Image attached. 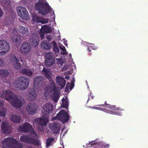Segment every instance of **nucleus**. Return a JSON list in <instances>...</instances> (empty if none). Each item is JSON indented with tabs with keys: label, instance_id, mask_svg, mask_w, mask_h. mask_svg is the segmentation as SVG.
<instances>
[{
	"label": "nucleus",
	"instance_id": "obj_1",
	"mask_svg": "<svg viewBox=\"0 0 148 148\" xmlns=\"http://www.w3.org/2000/svg\"><path fill=\"white\" fill-rule=\"evenodd\" d=\"M1 97L3 99L10 102L14 107L16 108H20L22 106L21 100L18 98L15 95L13 94L10 90H8L3 92Z\"/></svg>",
	"mask_w": 148,
	"mask_h": 148
},
{
	"label": "nucleus",
	"instance_id": "obj_2",
	"mask_svg": "<svg viewBox=\"0 0 148 148\" xmlns=\"http://www.w3.org/2000/svg\"><path fill=\"white\" fill-rule=\"evenodd\" d=\"M98 107H90L89 108L96 110L103 111L107 113L117 115L121 114L122 109L116 108L115 106H112L108 104L106 101L105 102L104 104L97 105Z\"/></svg>",
	"mask_w": 148,
	"mask_h": 148
},
{
	"label": "nucleus",
	"instance_id": "obj_3",
	"mask_svg": "<svg viewBox=\"0 0 148 148\" xmlns=\"http://www.w3.org/2000/svg\"><path fill=\"white\" fill-rule=\"evenodd\" d=\"M3 144L6 146V148H22V145L13 137L7 138L2 141Z\"/></svg>",
	"mask_w": 148,
	"mask_h": 148
},
{
	"label": "nucleus",
	"instance_id": "obj_4",
	"mask_svg": "<svg viewBox=\"0 0 148 148\" xmlns=\"http://www.w3.org/2000/svg\"><path fill=\"white\" fill-rule=\"evenodd\" d=\"M17 87L21 90H24L28 87L29 84V79L25 76L20 77L15 81Z\"/></svg>",
	"mask_w": 148,
	"mask_h": 148
},
{
	"label": "nucleus",
	"instance_id": "obj_5",
	"mask_svg": "<svg viewBox=\"0 0 148 148\" xmlns=\"http://www.w3.org/2000/svg\"><path fill=\"white\" fill-rule=\"evenodd\" d=\"M35 7L36 10H38V13L42 15H45L50 11L49 8L50 7L48 4L43 2L37 3L35 5Z\"/></svg>",
	"mask_w": 148,
	"mask_h": 148
},
{
	"label": "nucleus",
	"instance_id": "obj_6",
	"mask_svg": "<svg viewBox=\"0 0 148 148\" xmlns=\"http://www.w3.org/2000/svg\"><path fill=\"white\" fill-rule=\"evenodd\" d=\"M20 140L21 142L24 143L32 144L36 146H38L40 145L38 140L34 136H30L26 135H23L20 137Z\"/></svg>",
	"mask_w": 148,
	"mask_h": 148
},
{
	"label": "nucleus",
	"instance_id": "obj_7",
	"mask_svg": "<svg viewBox=\"0 0 148 148\" xmlns=\"http://www.w3.org/2000/svg\"><path fill=\"white\" fill-rule=\"evenodd\" d=\"M17 12L19 16L24 20H28L29 18V16L26 9L21 6L16 8Z\"/></svg>",
	"mask_w": 148,
	"mask_h": 148
},
{
	"label": "nucleus",
	"instance_id": "obj_8",
	"mask_svg": "<svg viewBox=\"0 0 148 148\" xmlns=\"http://www.w3.org/2000/svg\"><path fill=\"white\" fill-rule=\"evenodd\" d=\"M31 49V46L30 43L27 42H24L20 46V52L23 55H27L30 52Z\"/></svg>",
	"mask_w": 148,
	"mask_h": 148
},
{
	"label": "nucleus",
	"instance_id": "obj_9",
	"mask_svg": "<svg viewBox=\"0 0 148 148\" xmlns=\"http://www.w3.org/2000/svg\"><path fill=\"white\" fill-rule=\"evenodd\" d=\"M55 61V58L53 53L49 52L46 54L45 64L46 66H51L53 64Z\"/></svg>",
	"mask_w": 148,
	"mask_h": 148
},
{
	"label": "nucleus",
	"instance_id": "obj_10",
	"mask_svg": "<svg viewBox=\"0 0 148 148\" xmlns=\"http://www.w3.org/2000/svg\"><path fill=\"white\" fill-rule=\"evenodd\" d=\"M10 49L9 44L4 40H0V55L5 54Z\"/></svg>",
	"mask_w": 148,
	"mask_h": 148
},
{
	"label": "nucleus",
	"instance_id": "obj_11",
	"mask_svg": "<svg viewBox=\"0 0 148 148\" xmlns=\"http://www.w3.org/2000/svg\"><path fill=\"white\" fill-rule=\"evenodd\" d=\"M58 119L63 122H67L69 119V116L65 110H61L57 114Z\"/></svg>",
	"mask_w": 148,
	"mask_h": 148
},
{
	"label": "nucleus",
	"instance_id": "obj_12",
	"mask_svg": "<svg viewBox=\"0 0 148 148\" xmlns=\"http://www.w3.org/2000/svg\"><path fill=\"white\" fill-rule=\"evenodd\" d=\"M45 79L44 77L41 76H38L34 79V87L35 88L42 87L45 83Z\"/></svg>",
	"mask_w": 148,
	"mask_h": 148
},
{
	"label": "nucleus",
	"instance_id": "obj_13",
	"mask_svg": "<svg viewBox=\"0 0 148 148\" xmlns=\"http://www.w3.org/2000/svg\"><path fill=\"white\" fill-rule=\"evenodd\" d=\"M12 130V126L11 125L9 124L6 121L3 122L1 125V130L3 133L9 134Z\"/></svg>",
	"mask_w": 148,
	"mask_h": 148
},
{
	"label": "nucleus",
	"instance_id": "obj_14",
	"mask_svg": "<svg viewBox=\"0 0 148 148\" xmlns=\"http://www.w3.org/2000/svg\"><path fill=\"white\" fill-rule=\"evenodd\" d=\"M27 111L29 115H34L37 112V107L35 103H28L26 107Z\"/></svg>",
	"mask_w": 148,
	"mask_h": 148
},
{
	"label": "nucleus",
	"instance_id": "obj_15",
	"mask_svg": "<svg viewBox=\"0 0 148 148\" xmlns=\"http://www.w3.org/2000/svg\"><path fill=\"white\" fill-rule=\"evenodd\" d=\"M49 81H50V82L45 88L44 90L48 92L52 93L53 92V93H55L57 91V87L56 86L55 84L52 80V79Z\"/></svg>",
	"mask_w": 148,
	"mask_h": 148
},
{
	"label": "nucleus",
	"instance_id": "obj_16",
	"mask_svg": "<svg viewBox=\"0 0 148 148\" xmlns=\"http://www.w3.org/2000/svg\"><path fill=\"white\" fill-rule=\"evenodd\" d=\"M39 40L38 34L35 33L32 35L29 39L30 43L33 47H36L39 43Z\"/></svg>",
	"mask_w": 148,
	"mask_h": 148
},
{
	"label": "nucleus",
	"instance_id": "obj_17",
	"mask_svg": "<svg viewBox=\"0 0 148 148\" xmlns=\"http://www.w3.org/2000/svg\"><path fill=\"white\" fill-rule=\"evenodd\" d=\"M43 114L48 116L53 110V106L51 103H48L43 106Z\"/></svg>",
	"mask_w": 148,
	"mask_h": 148
},
{
	"label": "nucleus",
	"instance_id": "obj_18",
	"mask_svg": "<svg viewBox=\"0 0 148 148\" xmlns=\"http://www.w3.org/2000/svg\"><path fill=\"white\" fill-rule=\"evenodd\" d=\"M43 116L41 118H38L36 119V122L40 126H44L48 122V116L43 114Z\"/></svg>",
	"mask_w": 148,
	"mask_h": 148
},
{
	"label": "nucleus",
	"instance_id": "obj_19",
	"mask_svg": "<svg viewBox=\"0 0 148 148\" xmlns=\"http://www.w3.org/2000/svg\"><path fill=\"white\" fill-rule=\"evenodd\" d=\"M28 99L29 101H31L35 100L37 98V94L33 88H31L29 90Z\"/></svg>",
	"mask_w": 148,
	"mask_h": 148
},
{
	"label": "nucleus",
	"instance_id": "obj_20",
	"mask_svg": "<svg viewBox=\"0 0 148 148\" xmlns=\"http://www.w3.org/2000/svg\"><path fill=\"white\" fill-rule=\"evenodd\" d=\"M32 127V125L30 123L25 122L22 126H19V129L21 131L27 133Z\"/></svg>",
	"mask_w": 148,
	"mask_h": 148
},
{
	"label": "nucleus",
	"instance_id": "obj_21",
	"mask_svg": "<svg viewBox=\"0 0 148 148\" xmlns=\"http://www.w3.org/2000/svg\"><path fill=\"white\" fill-rule=\"evenodd\" d=\"M32 19L33 21L37 23H42V24L47 23L48 22V20L43 18H40L37 15L33 16Z\"/></svg>",
	"mask_w": 148,
	"mask_h": 148
},
{
	"label": "nucleus",
	"instance_id": "obj_22",
	"mask_svg": "<svg viewBox=\"0 0 148 148\" xmlns=\"http://www.w3.org/2000/svg\"><path fill=\"white\" fill-rule=\"evenodd\" d=\"M56 83L58 85L60 86L61 88H63L66 84V82L64 78L58 76L56 78Z\"/></svg>",
	"mask_w": 148,
	"mask_h": 148
},
{
	"label": "nucleus",
	"instance_id": "obj_23",
	"mask_svg": "<svg viewBox=\"0 0 148 148\" xmlns=\"http://www.w3.org/2000/svg\"><path fill=\"white\" fill-rule=\"evenodd\" d=\"M42 72L46 78L49 80H51L52 79L51 76V71L50 69L46 68L44 67Z\"/></svg>",
	"mask_w": 148,
	"mask_h": 148
},
{
	"label": "nucleus",
	"instance_id": "obj_24",
	"mask_svg": "<svg viewBox=\"0 0 148 148\" xmlns=\"http://www.w3.org/2000/svg\"><path fill=\"white\" fill-rule=\"evenodd\" d=\"M51 125L52 126L50 127V129L53 133L55 134H57L58 133L60 130V127L58 123H54Z\"/></svg>",
	"mask_w": 148,
	"mask_h": 148
},
{
	"label": "nucleus",
	"instance_id": "obj_25",
	"mask_svg": "<svg viewBox=\"0 0 148 148\" xmlns=\"http://www.w3.org/2000/svg\"><path fill=\"white\" fill-rule=\"evenodd\" d=\"M18 30L20 33L23 35L27 34L29 32L28 29L27 27L22 25L19 26Z\"/></svg>",
	"mask_w": 148,
	"mask_h": 148
},
{
	"label": "nucleus",
	"instance_id": "obj_26",
	"mask_svg": "<svg viewBox=\"0 0 148 148\" xmlns=\"http://www.w3.org/2000/svg\"><path fill=\"white\" fill-rule=\"evenodd\" d=\"M21 72L23 74L27 76L30 77L33 75V72L30 69H23L21 70Z\"/></svg>",
	"mask_w": 148,
	"mask_h": 148
},
{
	"label": "nucleus",
	"instance_id": "obj_27",
	"mask_svg": "<svg viewBox=\"0 0 148 148\" xmlns=\"http://www.w3.org/2000/svg\"><path fill=\"white\" fill-rule=\"evenodd\" d=\"M11 119L12 121L16 123H18L21 121V117L16 114L12 115L11 117Z\"/></svg>",
	"mask_w": 148,
	"mask_h": 148
},
{
	"label": "nucleus",
	"instance_id": "obj_28",
	"mask_svg": "<svg viewBox=\"0 0 148 148\" xmlns=\"http://www.w3.org/2000/svg\"><path fill=\"white\" fill-rule=\"evenodd\" d=\"M51 45L47 41H44L42 42L41 47L45 49H50Z\"/></svg>",
	"mask_w": 148,
	"mask_h": 148
},
{
	"label": "nucleus",
	"instance_id": "obj_29",
	"mask_svg": "<svg viewBox=\"0 0 148 148\" xmlns=\"http://www.w3.org/2000/svg\"><path fill=\"white\" fill-rule=\"evenodd\" d=\"M19 58H17L14 54L12 55L10 57V62L12 63L13 65L16 64V63L19 62Z\"/></svg>",
	"mask_w": 148,
	"mask_h": 148
},
{
	"label": "nucleus",
	"instance_id": "obj_30",
	"mask_svg": "<svg viewBox=\"0 0 148 148\" xmlns=\"http://www.w3.org/2000/svg\"><path fill=\"white\" fill-rule=\"evenodd\" d=\"M41 29L45 34L50 33L51 32V27L46 25L42 26Z\"/></svg>",
	"mask_w": 148,
	"mask_h": 148
},
{
	"label": "nucleus",
	"instance_id": "obj_31",
	"mask_svg": "<svg viewBox=\"0 0 148 148\" xmlns=\"http://www.w3.org/2000/svg\"><path fill=\"white\" fill-rule=\"evenodd\" d=\"M52 43L53 45V50L55 54L56 55L58 54L59 53V49L57 46V44L54 41L52 42Z\"/></svg>",
	"mask_w": 148,
	"mask_h": 148
},
{
	"label": "nucleus",
	"instance_id": "obj_32",
	"mask_svg": "<svg viewBox=\"0 0 148 148\" xmlns=\"http://www.w3.org/2000/svg\"><path fill=\"white\" fill-rule=\"evenodd\" d=\"M9 74L8 71L7 70H0V77H7Z\"/></svg>",
	"mask_w": 148,
	"mask_h": 148
},
{
	"label": "nucleus",
	"instance_id": "obj_33",
	"mask_svg": "<svg viewBox=\"0 0 148 148\" xmlns=\"http://www.w3.org/2000/svg\"><path fill=\"white\" fill-rule=\"evenodd\" d=\"M54 138L52 137L48 138L46 139V144L47 148H48V147L51 145V143L54 141Z\"/></svg>",
	"mask_w": 148,
	"mask_h": 148
},
{
	"label": "nucleus",
	"instance_id": "obj_34",
	"mask_svg": "<svg viewBox=\"0 0 148 148\" xmlns=\"http://www.w3.org/2000/svg\"><path fill=\"white\" fill-rule=\"evenodd\" d=\"M7 109L6 108H1L0 109V116L4 117L6 115V112Z\"/></svg>",
	"mask_w": 148,
	"mask_h": 148
},
{
	"label": "nucleus",
	"instance_id": "obj_35",
	"mask_svg": "<svg viewBox=\"0 0 148 148\" xmlns=\"http://www.w3.org/2000/svg\"><path fill=\"white\" fill-rule=\"evenodd\" d=\"M62 105L63 107L67 108L68 106V100H65L64 98L62 99Z\"/></svg>",
	"mask_w": 148,
	"mask_h": 148
},
{
	"label": "nucleus",
	"instance_id": "obj_36",
	"mask_svg": "<svg viewBox=\"0 0 148 148\" xmlns=\"http://www.w3.org/2000/svg\"><path fill=\"white\" fill-rule=\"evenodd\" d=\"M59 94L56 93H54L53 95V101L55 102H57L59 99Z\"/></svg>",
	"mask_w": 148,
	"mask_h": 148
},
{
	"label": "nucleus",
	"instance_id": "obj_37",
	"mask_svg": "<svg viewBox=\"0 0 148 148\" xmlns=\"http://www.w3.org/2000/svg\"><path fill=\"white\" fill-rule=\"evenodd\" d=\"M13 64L14 68L16 69H20L21 68V64L19 62Z\"/></svg>",
	"mask_w": 148,
	"mask_h": 148
},
{
	"label": "nucleus",
	"instance_id": "obj_38",
	"mask_svg": "<svg viewBox=\"0 0 148 148\" xmlns=\"http://www.w3.org/2000/svg\"><path fill=\"white\" fill-rule=\"evenodd\" d=\"M39 34L40 35V38H41L42 39H43L45 36V33L44 32L42 29H41L39 31Z\"/></svg>",
	"mask_w": 148,
	"mask_h": 148
},
{
	"label": "nucleus",
	"instance_id": "obj_39",
	"mask_svg": "<svg viewBox=\"0 0 148 148\" xmlns=\"http://www.w3.org/2000/svg\"><path fill=\"white\" fill-rule=\"evenodd\" d=\"M57 63L60 65L61 66L62 65L63 63L62 62V59L61 58H58L57 59Z\"/></svg>",
	"mask_w": 148,
	"mask_h": 148
},
{
	"label": "nucleus",
	"instance_id": "obj_40",
	"mask_svg": "<svg viewBox=\"0 0 148 148\" xmlns=\"http://www.w3.org/2000/svg\"><path fill=\"white\" fill-rule=\"evenodd\" d=\"M11 38L12 41L14 43H16L18 41V39L17 38L13 37H12Z\"/></svg>",
	"mask_w": 148,
	"mask_h": 148
},
{
	"label": "nucleus",
	"instance_id": "obj_41",
	"mask_svg": "<svg viewBox=\"0 0 148 148\" xmlns=\"http://www.w3.org/2000/svg\"><path fill=\"white\" fill-rule=\"evenodd\" d=\"M88 99L87 102L89 101V97H91V98L92 99H93L94 97V95H92V94L91 93H90V94L89 95H88Z\"/></svg>",
	"mask_w": 148,
	"mask_h": 148
},
{
	"label": "nucleus",
	"instance_id": "obj_42",
	"mask_svg": "<svg viewBox=\"0 0 148 148\" xmlns=\"http://www.w3.org/2000/svg\"><path fill=\"white\" fill-rule=\"evenodd\" d=\"M59 47L60 49H61L62 51H66V49L65 47L64 46H60Z\"/></svg>",
	"mask_w": 148,
	"mask_h": 148
},
{
	"label": "nucleus",
	"instance_id": "obj_43",
	"mask_svg": "<svg viewBox=\"0 0 148 148\" xmlns=\"http://www.w3.org/2000/svg\"><path fill=\"white\" fill-rule=\"evenodd\" d=\"M4 65V62L3 60L0 59V66H2Z\"/></svg>",
	"mask_w": 148,
	"mask_h": 148
},
{
	"label": "nucleus",
	"instance_id": "obj_44",
	"mask_svg": "<svg viewBox=\"0 0 148 148\" xmlns=\"http://www.w3.org/2000/svg\"><path fill=\"white\" fill-rule=\"evenodd\" d=\"M69 83H68L67 84L66 86V88H65V91L67 92L69 90V88H68V87H67V86L68 85V84L69 85Z\"/></svg>",
	"mask_w": 148,
	"mask_h": 148
},
{
	"label": "nucleus",
	"instance_id": "obj_45",
	"mask_svg": "<svg viewBox=\"0 0 148 148\" xmlns=\"http://www.w3.org/2000/svg\"><path fill=\"white\" fill-rule=\"evenodd\" d=\"M67 52H61V54H62V55H66L67 54Z\"/></svg>",
	"mask_w": 148,
	"mask_h": 148
},
{
	"label": "nucleus",
	"instance_id": "obj_46",
	"mask_svg": "<svg viewBox=\"0 0 148 148\" xmlns=\"http://www.w3.org/2000/svg\"><path fill=\"white\" fill-rule=\"evenodd\" d=\"M47 39L49 40H51V37L50 36H47Z\"/></svg>",
	"mask_w": 148,
	"mask_h": 148
},
{
	"label": "nucleus",
	"instance_id": "obj_47",
	"mask_svg": "<svg viewBox=\"0 0 148 148\" xmlns=\"http://www.w3.org/2000/svg\"><path fill=\"white\" fill-rule=\"evenodd\" d=\"M70 78V77L69 75H66L65 77V78L67 79H69Z\"/></svg>",
	"mask_w": 148,
	"mask_h": 148
},
{
	"label": "nucleus",
	"instance_id": "obj_48",
	"mask_svg": "<svg viewBox=\"0 0 148 148\" xmlns=\"http://www.w3.org/2000/svg\"><path fill=\"white\" fill-rule=\"evenodd\" d=\"M109 146V144H106L104 146V147L105 148H108Z\"/></svg>",
	"mask_w": 148,
	"mask_h": 148
},
{
	"label": "nucleus",
	"instance_id": "obj_49",
	"mask_svg": "<svg viewBox=\"0 0 148 148\" xmlns=\"http://www.w3.org/2000/svg\"><path fill=\"white\" fill-rule=\"evenodd\" d=\"M3 105V103L2 101H0V106H2Z\"/></svg>",
	"mask_w": 148,
	"mask_h": 148
},
{
	"label": "nucleus",
	"instance_id": "obj_50",
	"mask_svg": "<svg viewBox=\"0 0 148 148\" xmlns=\"http://www.w3.org/2000/svg\"><path fill=\"white\" fill-rule=\"evenodd\" d=\"M66 42H67V41H65L64 42V44L66 46H67V44L66 43Z\"/></svg>",
	"mask_w": 148,
	"mask_h": 148
},
{
	"label": "nucleus",
	"instance_id": "obj_51",
	"mask_svg": "<svg viewBox=\"0 0 148 148\" xmlns=\"http://www.w3.org/2000/svg\"><path fill=\"white\" fill-rule=\"evenodd\" d=\"M20 60V61L21 62H22L23 61V60L22 59H21V57H20V59H19Z\"/></svg>",
	"mask_w": 148,
	"mask_h": 148
},
{
	"label": "nucleus",
	"instance_id": "obj_52",
	"mask_svg": "<svg viewBox=\"0 0 148 148\" xmlns=\"http://www.w3.org/2000/svg\"><path fill=\"white\" fill-rule=\"evenodd\" d=\"M87 50H88V51H90V52L91 51V50H90L88 48Z\"/></svg>",
	"mask_w": 148,
	"mask_h": 148
},
{
	"label": "nucleus",
	"instance_id": "obj_53",
	"mask_svg": "<svg viewBox=\"0 0 148 148\" xmlns=\"http://www.w3.org/2000/svg\"><path fill=\"white\" fill-rule=\"evenodd\" d=\"M34 134H35L36 136V134L35 132H34Z\"/></svg>",
	"mask_w": 148,
	"mask_h": 148
},
{
	"label": "nucleus",
	"instance_id": "obj_54",
	"mask_svg": "<svg viewBox=\"0 0 148 148\" xmlns=\"http://www.w3.org/2000/svg\"><path fill=\"white\" fill-rule=\"evenodd\" d=\"M72 87H71H71H70V89H72Z\"/></svg>",
	"mask_w": 148,
	"mask_h": 148
},
{
	"label": "nucleus",
	"instance_id": "obj_55",
	"mask_svg": "<svg viewBox=\"0 0 148 148\" xmlns=\"http://www.w3.org/2000/svg\"><path fill=\"white\" fill-rule=\"evenodd\" d=\"M1 121V120L0 119V121Z\"/></svg>",
	"mask_w": 148,
	"mask_h": 148
}]
</instances>
